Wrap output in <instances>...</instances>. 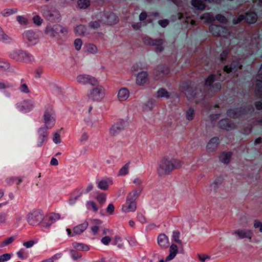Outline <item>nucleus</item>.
<instances>
[{"mask_svg":"<svg viewBox=\"0 0 262 262\" xmlns=\"http://www.w3.org/2000/svg\"><path fill=\"white\" fill-rule=\"evenodd\" d=\"M183 165V162L179 159L164 157L159 162L158 172L161 176L169 174L173 170L181 168Z\"/></svg>","mask_w":262,"mask_h":262,"instance_id":"1","label":"nucleus"},{"mask_svg":"<svg viewBox=\"0 0 262 262\" xmlns=\"http://www.w3.org/2000/svg\"><path fill=\"white\" fill-rule=\"evenodd\" d=\"M139 192L134 190L127 195L125 203L122 206V211L124 212H134L136 209V200L138 196Z\"/></svg>","mask_w":262,"mask_h":262,"instance_id":"2","label":"nucleus"},{"mask_svg":"<svg viewBox=\"0 0 262 262\" xmlns=\"http://www.w3.org/2000/svg\"><path fill=\"white\" fill-rule=\"evenodd\" d=\"M27 222L30 225L36 226L39 225L42 227V222L43 220V213L40 210H35L28 214Z\"/></svg>","mask_w":262,"mask_h":262,"instance_id":"3","label":"nucleus"},{"mask_svg":"<svg viewBox=\"0 0 262 262\" xmlns=\"http://www.w3.org/2000/svg\"><path fill=\"white\" fill-rule=\"evenodd\" d=\"M60 215L56 213H50L46 215H43V220L42 222V227L47 228L51 226L57 220H59Z\"/></svg>","mask_w":262,"mask_h":262,"instance_id":"4","label":"nucleus"},{"mask_svg":"<svg viewBox=\"0 0 262 262\" xmlns=\"http://www.w3.org/2000/svg\"><path fill=\"white\" fill-rule=\"evenodd\" d=\"M209 30L214 35L217 36H226L229 34L228 30L221 26L211 25L209 27Z\"/></svg>","mask_w":262,"mask_h":262,"instance_id":"5","label":"nucleus"},{"mask_svg":"<svg viewBox=\"0 0 262 262\" xmlns=\"http://www.w3.org/2000/svg\"><path fill=\"white\" fill-rule=\"evenodd\" d=\"M119 17L113 12L111 11H104V19L105 24L113 25L119 22Z\"/></svg>","mask_w":262,"mask_h":262,"instance_id":"6","label":"nucleus"},{"mask_svg":"<svg viewBox=\"0 0 262 262\" xmlns=\"http://www.w3.org/2000/svg\"><path fill=\"white\" fill-rule=\"evenodd\" d=\"M104 96V89L101 86L93 89L90 94V98L96 101L101 100Z\"/></svg>","mask_w":262,"mask_h":262,"instance_id":"7","label":"nucleus"},{"mask_svg":"<svg viewBox=\"0 0 262 262\" xmlns=\"http://www.w3.org/2000/svg\"><path fill=\"white\" fill-rule=\"evenodd\" d=\"M170 72L169 69L167 66L164 64L159 66L155 70L154 73L157 79H160L161 78L168 75Z\"/></svg>","mask_w":262,"mask_h":262,"instance_id":"8","label":"nucleus"},{"mask_svg":"<svg viewBox=\"0 0 262 262\" xmlns=\"http://www.w3.org/2000/svg\"><path fill=\"white\" fill-rule=\"evenodd\" d=\"M93 187V185L92 183H90L88 185L85 190L77 188L72 193V196L74 198L75 200H77L83 193L85 194L92 191Z\"/></svg>","mask_w":262,"mask_h":262,"instance_id":"9","label":"nucleus"},{"mask_svg":"<svg viewBox=\"0 0 262 262\" xmlns=\"http://www.w3.org/2000/svg\"><path fill=\"white\" fill-rule=\"evenodd\" d=\"M142 40L144 43L148 46H160L163 44L164 40L163 39H153L148 36L143 37Z\"/></svg>","mask_w":262,"mask_h":262,"instance_id":"10","label":"nucleus"},{"mask_svg":"<svg viewBox=\"0 0 262 262\" xmlns=\"http://www.w3.org/2000/svg\"><path fill=\"white\" fill-rule=\"evenodd\" d=\"M77 79L78 82L81 84L90 83L93 85H95L97 83V81L94 78H91L88 75H79L77 77Z\"/></svg>","mask_w":262,"mask_h":262,"instance_id":"11","label":"nucleus"},{"mask_svg":"<svg viewBox=\"0 0 262 262\" xmlns=\"http://www.w3.org/2000/svg\"><path fill=\"white\" fill-rule=\"evenodd\" d=\"M158 245L162 248H166L169 246L168 237L165 234H160L157 238Z\"/></svg>","mask_w":262,"mask_h":262,"instance_id":"12","label":"nucleus"},{"mask_svg":"<svg viewBox=\"0 0 262 262\" xmlns=\"http://www.w3.org/2000/svg\"><path fill=\"white\" fill-rule=\"evenodd\" d=\"M113 184L112 178H107L105 179L102 180L98 183V187L102 190H107L108 186Z\"/></svg>","mask_w":262,"mask_h":262,"instance_id":"13","label":"nucleus"},{"mask_svg":"<svg viewBox=\"0 0 262 262\" xmlns=\"http://www.w3.org/2000/svg\"><path fill=\"white\" fill-rule=\"evenodd\" d=\"M233 234H236L240 238H248L251 239L252 237V232L250 230H236L234 231Z\"/></svg>","mask_w":262,"mask_h":262,"instance_id":"14","label":"nucleus"},{"mask_svg":"<svg viewBox=\"0 0 262 262\" xmlns=\"http://www.w3.org/2000/svg\"><path fill=\"white\" fill-rule=\"evenodd\" d=\"M169 255L166 257V261H170L172 259H173L175 256H176L178 252V246L174 244H172L171 245V246L169 247Z\"/></svg>","mask_w":262,"mask_h":262,"instance_id":"15","label":"nucleus"},{"mask_svg":"<svg viewBox=\"0 0 262 262\" xmlns=\"http://www.w3.org/2000/svg\"><path fill=\"white\" fill-rule=\"evenodd\" d=\"M148 81V74L146 72L139 73L137 77L136 82L139 85H142Z\"/></svg>","mask_w":262,"mask_h":262,"instance_id":"16","label":"nucleus"},{"mask_svg":"<svg viewBox=\"0 0 262 262\" xmlns=\"http://www.w3.org/2000/svg\"><path fill=\"white\" fill-rule=\"evenodd\" d=\"M88 226V223L87 222H84L82 224L74 227L73 229V230L74 231V233L75 234V235L80 234L85 230Z\"/></svg>","mask_w":262,"mask_h":262,"instance_id":"17","label":"nucleus"},{"mask_svg":"<svg viewBox=\"0 0 262 262\" xmlns=\"http://www.w3.org/2000/svg\"><path fill=\"white\" fill-rule=\"evenodd\" d=\"M239 65V61L233 60L231 65L225 66L223 68V71L227 74L230 73L233 70H235L236 67Z\"/></svg>","mask_w":262,"mask_h":262,"instance_id":"18","label":"nucleus"},{"mask_svg":"<svg viewBox=\"0 0 262 262\" xmlns=\"http://www.w3.org/2000/svg\"><path fill=\"white\" fill-rule=\"evenodd\" d=\"M231 156V152H223L220 155L219 159L224 164H228L230 161Z\"/></svg>","mask_w":262,"mask_h":262,"instance_id":"19","label":"nucleus"},{"mask_svg":"<svg viewBox=\"0 0 262 262\" xmlns=\"http://www.w3.org/2000/svg\"><path fill=\"white\" fill-rule=\"evenodd\" d=\"M245 19L248 23L253 24L257 21V16L254 12H248L246 14Z\"/></svg>","mask_w":262,"mask_h":262,"instance_id":"20","label":"nucleus"},{"mask_svg":"<svg viewBox=\"0 0 262 262\" xmlns=\"http://www.w3.org/2000/svg\"><path fill=\"white\" fill-rule=\"evenodd\" d=\"M123 128L122 121H118L114 124L111 128V132L113 135H115Z\"/></svg>","mask_w":262,"mask_h":262,"instance_id":"21","label":"nucleus"},{"mask_svg":"<svg viewBox=\"0 0 262 262\" xmlns=\"http://www.w3.org/2000/svg\"><path fill=\"white\" fill-rule=\"evenodd\" d=\"M72 246L75 249L79 251H88L90 250L89 246L85 244L74 242L72 244Z\"/></svg>","mask_w":262,"mask_h":262,"instance_id":"22","label":"nucleus"},{"mask_svg":"<svg viewBox=\"0 0 262 262\" xmlns=\"http://www.w3.org/2000/svg\"><path fill=\"white\" fill-rule=\"evenodd\" d=\"M118 96L120 101H124L129 96V91L126 88L121 89L118 92Z\"/></svg>","mask_w":262,"mask_h":262,"instance_id":"23","label":"nucleus"},{"mask_svg":"<svg viewBox=\"0 0 262 262\" xmlns=\"http://www.w3.org/2000/svg\"><path fill=\"white\" fill-rule=\"evenodd\" d=\"M191 5L199 10H203L205 8V5L201 0H192Z\"/></svg>","mask_w":262,"mask_h":262,"instance_id":"24","label":"nucleus"},{"mask_svg":"<svg viewBox=\"0 0 262 262\" xmlns=\"http://www.w3.org/2000/svg\"><path fill=\"white\" fill-rule=\"evenodd\" d=\"M6 181L8 184L10 185L13 184L18 185L22 182V180L18 177H10L7 178Z\"/></svg>","mask_w":262,"mask_h":262,"instance_id":"25","label":"nucleus"},{"mask_svg":"<svg viewBox=\"0 0 262 262\" xmlns=\"http://www.w3.org/2000/svg\"><path fill=\"white\" fill-rule=\"evenodd\" d=\"M86 206L88 210H92L94 212H97L99 209V207L97 206L96 203L93 201H87Z\"/></svg>","mask_w":262,"mask_h":262,"instance_id":"26","label":"nucleus"},{"mask_svg":"<svg viewBox=\"0 0 262 262\" xmlns=\"http://www.w3.org/2000/svg\"><path fill=\"white\" fill-rule=\"evenodd\" d=\"M86 51L89 54H95L98 51L97 47L93 43H88L86 45Z\"/></svg>","mask_w":262,"mask_h":262,"instance_id":"27","label":"nucleus"},{"mask_svg":"<svg viewBox=\"0 0 262 262\" xmlns=\"http://www.w3.org/2000/svg\"><path fill=\"white\" fill-rule=\"evenodd\" d=\"M130 162L126 163L119 171L118 176H122L126 175L128 172Z\"/></svg>","mask_w":262,"mask_h":262,"instance_id":"28","label":"nucleus"},{"mask_svg":"<svg viewBox=\"0 0 262 262\" xmlns=\"http://www.w3.org/2000/svg\"><path fill=\"white\" fill-rule=\"evenodd\" d=\"M15 239V237L11 236L0 242V248H3L13 243Z\"/></svg>","mask_w":262,"mask_h":262,"instance_id":"29","label":"nucleus"},{"mask_svg":"<svg viewBox=\"0 0 262 262\" xmlns=\"http://www.w3.org/2000/svg\"><path fill=\"white\" fill-rule=\"evenodd\" d=\"M216 75L211 74L205 80L204 85L205 86H211L215 80Z\"/></svg>","mask_w":262,"mask_h":262,"instance_id":"30","label":"nucleus"},{"mask_svg":"<svg viewBox=\"0 0 262 262\" xmlns=\"http://www.w3.org/2000/svg\"><path fill=\"white\" fill-rule=\"evenodd\" d=\"M96 199L97 200L98 202L99 203V204L101 206H102L103 205V204L106 201V194L103 192L100 193L97 195Z\"/></svg>","mask_w":262,"mask_h":262,"instance_id":"31","label":"nucleus"},{"mask_svg":"<svg viewBox=\"0 0 262 262\" xmlns=\"http://www.w3.org/2000/svg\"><path fill=\"white\" fill-rule=\"evenodd\" d=\"M180 232L179 231H173L172 232V239L179 244H182V241L180 239Z\"/></svg>","mask_w":262,"mask_h":262,"instance_id":"32","label":"nucleus"},{"mask_svg":"<svg viewBox=\"0 0 262 262\" xmlns=\"http://www.w3.org/2000/svg\"><path fill=\"white\" fill-rule=\"evenodd\" d=\"M77 4L79 7L81 9H85L90 5L89 0H78Z\"/></svg>","mask_w":262,"mask_h":262,"instance_id":"33","label":"nucleus"},{"mask_svg":"<svg viewBox=\"0 0 262 262\" xmlns=\"http://www.w3.org/2000/svg\"><path fill=\"white\" fill-rule=\"evenodd\" d=\"M70 253L72 258L74 260H77L78 259L81 258L82 256L80 252H79L74 250H71Z\"/></svg>","mask_w":262,"mask_h":262,"instance_id":"34","label":"nucleus"},{"mask_svg":"<svg viewBox=\"0 0 262 262\" xmlns=\"http://www.w3.org/2000/svg\"><path fill=\"white\" fill-rule=\"evenodd\" d=\"M17 256L21 259H26L28 257L27 253L26 252L25 249L21 248L17 252Z\"/></svg>","mask_w":262,"mask_h":262,"instance_id":"35","label":"nucleus"},{"mask_svg":"<svg viewBox=\"0 0 262 262\" xmlns=\"http://www.w3.org/2000/svg\"><path fill=\"white\" fill-rule=\"evenodd\" d=\"M219 144V138L218 137H214L212 138L208 143V145L210 146L211 147L217 146Z\"/></svg>","mask_w":262,"mask_h":262,"instance_id":"36","label":"nucleus"},{"mask_svg":"<svg viewBox=\"0 0 262 262\" xmlns=\"http://www.w3.org/2000/svg\"><path fill=\"white\" fill-rule=\"evenodd\" d=\"M186 118L188 120H192L194 116V111L193 108H190L186 112Z\"/></svg>","mask_w":262,"mask_h":262,"instance_id":"37","label":"nucleus"},{"mask_svg":"<svg viewBox=\"0 0 262 262\" xmlns=\"http://www.w3.org/2000/svg\"><path fill=\"white\" fill-rule=\"evenodd\" d=\"M100 20L91 21L89 24V27L93 29H97L100 27Z\"/></svg>","mask_w":262,"mask_h":262,"instance_id":"38","label":"nucleus"},{"mask_svg":"<svg viewBox=\"0 0 262 262\" xmlns=\"http://www.w3.org/2000/svg\"><path fill=\"white\" fill-rule=\"evenodd\" d=\"M58 30H60L61 31H62V29H61V27L59 25H56L54 27V28H52L50 31V33H51V35L53 36H56V34H58V32H57V31Z\"/></svg>","mask_w":262,"mask_h":262,"instance_id":"39","label":"nucleus"},{"mask_svg":"<svg viewBox=\"0 0 262 262\" xmlns=\"http://www.w3.org/2000/svg\"><path fill=\"white\" fill-rule=\"evenodd\" d=\"M256 86L257 89V95L259 97H262V81L257 80Z\"/></svg>","mask_w":262,"mask_h":262,"instance_id":"40","label":"nucleus"},{"mask_svg":"<svg viewBox=\"0 0 262 262\" xmlns=\"http://www.w3.org/2000/svg\"><path fill=\"white\" fill-rule=\"evenodd\" d=\"M158 96L168 98L169 97L168 92L166 90L161 89L158 92Z\"/></svg>","mask_w":262,"mask_h":262,"instance_id":"41","label":"nucleus"},{"mask_svg":"<svg viewBox=\"0 0 262 262\" xmlns=\"http://www.w3.org/2000/svg\"><path fill=\"white\" fill-rule=\"evenodd\" d=\"M229 54V52L227 50L223 51L220 54V60L222 62H224L227 58V56Z\"/></svg>","mask_w":262,"mask_h":262,"instance_id":"42","label":"nucleus"},{"mask_svg":"<svg viewBox=\"0 0 262 262\" xmlns=\"http://www.w3.org/2000/svg\"><path fill=\"white\" fill-rule=\"evenodd\" d=\"M216 19L222 24H226L227 23V18L221 14H217L215 16Z\"/></svg>","mask_w":262,"mask_h":262,"instance_id":"43","label":"nucleus"},{"mask_svg":"<svg viewBox=\"0 0 262 262\" xmlns=\"http://www.w3.org/2000/svg\"><path fill=\"white\" fill-rule=\"evenodd\" d=\"M112 241L111 238L109 236H105L101 239V242L104 245L107 246L110 244Z\"/></svg>","mask_w":262,"mask_h":262,"instance_id":"44","label":"nucleus"},{"mask_svg":"<svg viewBox=\"0 0 262 262\" xmlns=\"http://www.w3.org/2000/svg\"><path fill=\"white\" fill-rule=\"evenodd\" d=\"M82 45V41L81 39L77 38L74 41V46L77 50H79L81 49Z\"/></svg>","mask_w":262,"mask_h":262,"instance_id":"45","label":"nucleus"},{"mask_svg":"<svg viewBox=\"0 0 262 262\" xmlns=\"http://www.w3.org/2000/svg\"><path fill=\"white\" fill-rule=\"evenodd\" d=\"M37 243V241L35 242L34 241H29L27 242H25L23 243V246H25L27 248H31L34 246L35 244Z\"/></svg>","mask_w":262,"mask_h":262,"instance_id":"46","label":"nucleus"},{"mask_svg":"<svg viewBox=\"0 0 262 262\" xmlns=\"http://www.w3.org/2000/svg\"><path fill=\"white\" fill-rule=\"evenodd\" d=\"M244 19H245V16L244 15H240L237 18H234L233 20V22L234 24H237Z\"/></svg>","mask_w":262,"mask_h":262,"instance_id":"47","label":"nucleus"},{"mask_svg":"<svg viewBox=\"0 0 262 262\" xmlns=\"http://www.w3.org/2000/svg\"><path fill=\"white\" fill-rule=\"evenodd\" d=\"M17 19L18 21V22L21 25H26L28 23V19L24 16H18L17 17Z\"/></svg>","mask_w":262,"mask_h":262,"instance_id":"48","label":"nucleus"},{"mask_svg":"<svg viewBox=\"0 0 262 262\" xmlns=\"http://www.w3.org/2000/svg\"><path fill=\"white\" fill-rule=\"evenodd\" d=\"M11 258V255L10 254L6 253L0 256V259L2 261V262H4L9 260Z\"/></svg>","mask_w":262,"mask_h":262,"instance_id":"49","label":"nucleus"},{"mask_svg":"<svg viewBox=\"0 0 262 262\" xmlns=\"http://www.w3.org/2000/svg\"><path fill=\"white\" fill-rule=\"evenodd\" d=\"M137 217L141 223L143 224L146 222V219L142 213H138Z\"/></svg>","mask_w":262,"mask_h":262,"instance_id":"50","label":"nucleus"},{"mask_svg":"<svg viewBox=\"0 0 262 262\" xmlns=\"http://www.w3.org/2000/svg\"><path fill=\"white\" fill-rule=\"evenodd\" d=\"M33 19L34 23L37 25H41V24L42 22V19H41V18L38 15H36V16H34L33 17Z\"/></svg>","mask_w":262,"mask_h":262,"instance_id":"51","label":"nucleus"},{"mask_svg":"<svg viewBox=\"0 0 262 262\" xmlns=\"http://www.w3.org/2000/svg\"><path fill=\"white\" fill-rule=\"evenodd\" d=\"M115 207L113 204H110L107 208H106V211L107 213H108L110 214H112L114 211Z\"/></svg>","mask_w":262,"mask_h":262,"instance_id":"52","label":"nucleus"},{"mask_svg":"<svg viewBox=\"0 0 262 262\" xmlns=\"http://www.w3.org/2000/svg\"><path fill=\"white\" fill-rule=\"evenodd\" d=\"M158 23L161 27H165L169 24V20L168 19H162L159 20Z\"/></svg>","mask_w":262,"mask_h":262,"instance_id":"53","label":"nucleus"},{"mask_svg":"<svg viewBox=\"0 0 262 262\" xmlns=\"http://www.w3.org/2000/svg\"><path fill=\"white\" fill-rule=\"evenodd\" d=\"M91 230L93 233V234L95 235L98 233L99 230V228L98 226L94 225L91 227Z\"/></svg>","mask_w":262,"mask_h":262,"instance_id":"54","label":"nucleus"},{"mask_svg":"<svg viewBox=\"0 0 262 262\" xmlns=\"http://www.w3.org/2000/svg\"><path fill=\"white\" fill-rule=\"evenodd\" d=\"M51 115L49 112H46L44 115L45 121L46 123H48L51 120Z\"/></svg>","mask_w":262,"mask_h":262,"instance_id":"55","label":"nucleus"},{"mask_svg":"<svg viewBox=\"0 0 262 262\" xmlns=\"http://www.w3.org/2000/svg\"><path fill=\"white\" fill-rule=\"evenodd\" d=\"M147 17V14L145 11L142 12L139 15V20L140 21L145 20Z\"/></svg>","mask_w":262,"mask_h":262,"instance_id":"56","label":"nucleus"},{"mask_svg":"<svg viewBox=\"0 0 262 262\" xmlns=\"http://www.w3.org/2000/svg\"><path fill=\"white\" fill-rule=\"evenodd\" d=\"M34 35V33L32 32L29 31L26 33V36L28 38V39L30 41H32L33 39H35Z\"/></svg>","mask_w":262,"mask_h":262,"instance_id":"57","label":"nucleus"},{"mask_svg":"<svg viewBox=\"0 0 262 262\" xmlns=\"http://www.w3.org/2000/svg\"><path fill=\"white\" fill-rule=\"evenodd\" d=\"M7 214L4 212L0 213V223H4L6 222Z\"/></svg>","mask_w":262,"mask_h":262,"instance_id":"58","label":"nucleus"},{"mask_svg":"<svg viewBox=\"0 0 262 262\" xmlns=\"http://www.w3.org/2000/svg\"><path fill=\"white\" fill-rule=\"evenodd\" d=\"M121 241L122 239L120 236L115 235L113 241V245H116L118 244L119 242H121Z\"/></svg>","mask_w":262,"mask_h":262,"instance_id":"59","label":"nucleus"},{"mask_svg":"<svg viewBox=\"0 0 262 262\" xmlns=\"http://www.w3.org/2000/svg\"><path fill=\"white\" fill-rule=\"evenodd\" d=\"M199 258L200 260H201L203 262H204L207 259H209V257L206 255V254H198Z\"/></svg>","mask_w":262,"mask_h":262,"instance_id":"60","label":"nucleus"},{"mask_svg":"<svg viewBox=\"0 0 262 262\" xmlns=\"http://www.w3.org/2000/svg\"><path fill=\"white\" fill-rule=\"evenodd\" d=\"M254 226L255 228L259 227V231L262 232V223L258 221H255Z\"/></svg>","mask_w":262,"mask_h":262,"instance_id":"61","label":"nucleus"},{"mask_svg":"<svg viewBox=\"0 0 262 262\" xmlns=\"http://www.w3.org/2000/svg\"><path fill=\"white\" fill-rule=\"evenodd\" d=\"M20 89L22 92L25 93H29V90L27 86V85L26 84H23L21 85Z\"/></svg>","mask_w":262,"mask_h":262,"instance_id":"62","label":"nucleus"},{"mask_svg":"<svg viewBox=\"0 0 262 262\" xmlns=\"http://www.w3.org/2000/svg\"><path fill=\"white\" fill-rule=\"evenodd\" d=\"M53 140L55 143L60 142V135L57 133H55L54 135V137L53 138Z\"/></svg>","mask_w":262,"mask_h":262,"instance_id":"63","label":"nucleus"},{"mask_svg":"<svg viewBox=\"0 0 262 262\" xmlns=\"http://www.w3.org/2000/svg\"><path fill=\"white\" fill-rule=\"evenodd\" d=\"M50 164L53 166H57L58 161L55 158L53 157L51 160Z\"/></svg>","mask_w":262,"mask_h":262,"instance_id":"64","label":"nucleus"}]
</instances>
